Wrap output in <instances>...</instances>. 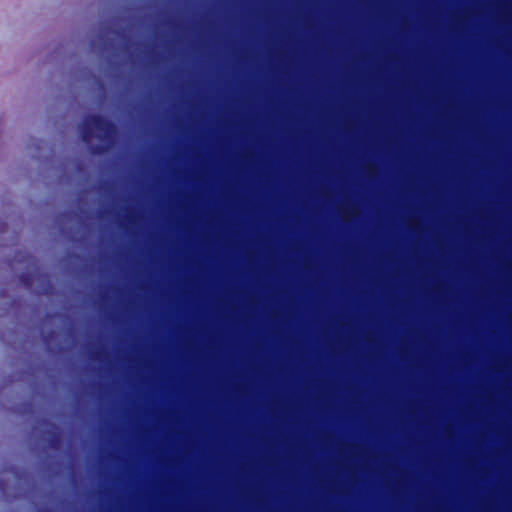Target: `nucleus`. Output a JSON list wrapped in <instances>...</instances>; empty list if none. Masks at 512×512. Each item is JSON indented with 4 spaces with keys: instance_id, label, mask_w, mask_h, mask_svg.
I'll use <instances>...</instances> for the list:
<instances>
[{
    "instance_id": "obj_1",
    "label": "nucleus",
    "mask_w": 512,
    "mask_h": 512,
    "mask_svg": "<svg viewBox=\"0 0 512 512\" xmlns=\"http://www.w3.org/2000/svg\"><path fill=\"white\" fill-rule=\"evenodd\" d=\"M78 130L86 144H89L93 137L101 140L102 145L99 150H106L113 143L116 134V129L111 122L96 115L86 116Z\"/></svg>"
}]
</instances>
